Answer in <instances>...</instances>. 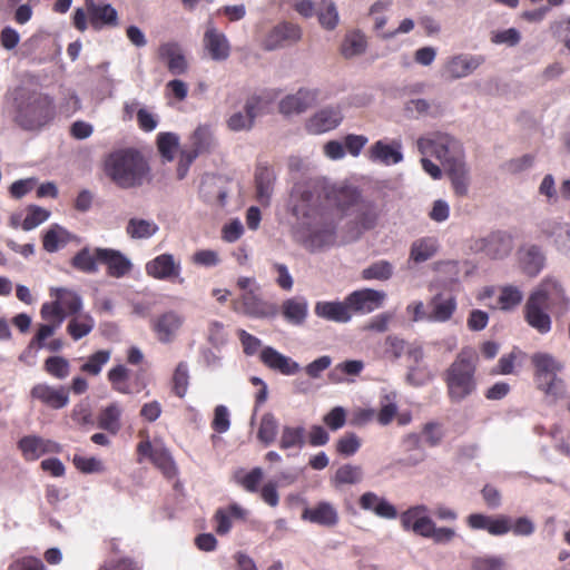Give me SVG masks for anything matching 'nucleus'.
I'll return each mask as SVG.
<instances>
[{
	"label": "nucleus",
	"mask_w": 570,
	"mask_h": 570,
	"mask_svg": "<svg viewBox=\"0 0 570 570\" xmlns=\"http://www.w3.org/2000/svg\"><path fill=\"white\" fill-rule=\"evenodd\" d=\"M324 186L318 183L296 185L294 193L299 200L293 207V214L298 218L294 234L298 242L309 252L322 250L336 242V224L332 216L316 205Z\"/></svg>",
	"instance_id": "1"
},
{
	"label": "nucleus",
	"mask_w": 570,
	"mask_h": 570,
	"mask_svg": "<svg viewBox=\"0 0 570 570\" xmlns=\"http://www.w3.org/2000/svg\"><path fill=\"white\" fill-rule=\"evenodd\" d=\"M325 199L348 217L347 229L353 238H360L366 232L381 224L385 214L382 200L364 196L354 186H328L324 188Z\"/></svg>",
	"instance_id": "2"
},
{
	"label": "nucleus",
	"mask_w": 570,
	"mask_h": 570,
	"mask_svg": "<svg viewBox=\"0 0 570 570\" xmlns=\"http://www.w3.org/2000/svg\"><path fill=\"white\" fill-rule=\"evenodd\" d=\"M10 117L12 122L24 131H40L56 117L52 97L36 90H19L14 94Z\"/></svg>",
	"instance_id": "3"
},
{
	"label": "nucleus",
	"mask_w": 570,
	"mask_h": 570,
	"mask_svg": "<svg viewBox=\"0 0 570 570\" xmlns=\"http://www.w3.org/2000/svg\"><path fill=\"white\" fill-rule=\"evenodd\" d=\"M105 173L122 189L140 187L151 179L148 161L135 148H122L109 154L105 160Z\"/></svg>",
	"instance_id": "4"
},
{
	"label": "nucleus",
	"mask_w": 570,
	"mask_h": 570,
	"mask_svg": "<svg viewBox=\"0 0 570 570\" xmlns=\"http://www.w3.org/2000/svg\"><path fill=\"white\" fill-rule=\"evenodd\" d=\"M479 356L472 347L462 348L443 373L448 397L460 403L476 391V368Z\"/></svg>",
	"instance_id": "5"
},
{
	"label": "nucleus",
	"mask_w": 570,
	"mask_h": 570,
	"mask_svg": "<svg viewBox=\"0 0 570 570\" xmlns=\"http://www.w3.org/2000/svg\"><path fill=\"white\" fill-rule=\"evenodd\" d=\"M533 368V381L539 391L554 400L562 397L566 392V381L559 376L564 370V363L549 352H535L530 356Z\"/></svg>",
	"instance_id": "6"
},
{
	"label": "nucleus",
	"mask_w": 570,
	"mask_h": 570,
	"mask_svg": "<svg viewBox=\"0 0 570 570\" xmlns=\"http://www.w3.org/2000/svg\"><path fill=\"white\" fill-rule=\"evenodd\" d=\"M421 154L435 156L445 167L461 160L459 142L448 134L434 132L417 140Z\"/></svg>",
	"instance_id": "7"
},
{
	"label": "nucleus",
	"mask_w": 570,
	"mask_h": 570,
	"mask_svg": "<svg viewBox=\"0 0 570 570\" xmlns=\"http://www.w3.org/2000/svg\"><path fill=\"white\" fill-rule=\"evenodd\" d=\"M530 295L557 316H562L569 311L570 298L561 282L553 276H546Z\"/></svg>",
	"instance_id": "8"
},
{
	"label": "nucleus",
	"mask_w": 570,
	"mask_h": 570,
	"mask_svg": "<svg viewBox=\"0 0 570 570\" xmlns=\"http://www.w3.org/2000/svg\"><path fill=\"white\" fill-rule=\"evenodd\" d=\"M275 89L264 90L261 95L252 96L245 105V115L236 112L227 120L228 128L234 131L248 130L257 116L268 111L269 105L278 97Z\"/></svg>",
	"instance_id": "9"
},
{
	"label": "nucleus",
	"mask_w": 570,
	"mask_h": 570,
	"mask_svg": "<svg viewBox=\"0 0 570 570\" xmlns=\"http://www.w3.org/2000/svg\"><path fill=\"white\" fill-rule=\"evenodd\" d=\"M104 543L107 558L97 570H141L140 562L129 553L132 551L131 544L122 537L106 539Z\"/></svg>",
	"instance_id": "10"
},
{
	"label": "nucleus",
	"mask_w": 570,
	"mask_h": 570,
	"mask_svg": "<svg viewBox=\"0 0 570 570\" xmlns=\"http://www.w3.org/2000/svg\"><path fill=\"white\" fill-rule=\"evenodd\" d=\"M232 305L236 313L252 318H274L279 312L277 304L265 301L253 289L244 292Z\"/></svg>",
	"instance_id": "11"
},
{
	"label": "nucleus",
	"mask_w": 570,
	"mask_h": 570,
	"mask_svg": "<svg viewBox=\"0 0 570 570\" xmlns=\"http://www.w3.org/2000/svg\"><path fill=\"white\" fill-rule=\"evenodd\" d=\"M473 247L490 258L501 259L511 253L513 242L508 233L498 230L489 234L487 237L476 239Z\"/></svg>",
	"instance_id": "12"
},
{
	"label": "nucleus",
	"mask_w": 570,
	"mask_h": 570,
	"mask_svg": "<svg viewBox=\"0 0 570 570\" xmlns=\"http://www.w3.org/2000/svg\"><path fill=\"white\" fill-rule=\"evenodd\" d=\"M485 61L483 56L460 53L446 60L442 76L449 80L468 77Z\"/></svg>",
	"instance_id": "13"
},
{
	"label": "nucleus",
	"mask_w": 570,
	"mask_h": 570,
	"mask_svg": "<svg viewBox=\"0 0 570 570\" xmlns=\"http://www.w3.org/2000/svg\"><path fill=\"white\" fill-rule=\"evenodd\" d=\"M146 274L159 281H176L181 284L184 278L180 277V263L175 261L171 254H160L149 261L146 266Z\"/></svg>",
	"instance_id": "14"
},
{
	"label": "nucleus",
	"mask_w": 570,
	"mask_h": 570,
	"mask_svg": "<svg viewBox=\"0 0 570 570\" xmlns=\"http://www.w3.org/2000/svg\"><path fill=\"white\" fill-rule=\"evenodd\" d=\"M466 524L472 530H484L494 537H501L511 531V518L505 514L471 513L466 518Z\"/></svg>",
	"instance_id": "15"
},
{
	"label": "nucleus",
	"mask_w": 570,
	"mask_h": 570,
	"mask_svg": "<svg viewBox=\"0 0 570 570\" xmlns=\"http://www.w3.org/2000/svg\"><path fill=\"white\" fill-rule=\"evenodd\" d=\"M385 293L372 288L354 291L346 296L351 313L367 314L383 305Z\"/></svg>",
	"instance_id": "16"
},
{
	"label": "nucleus",
	"mask_w": 570,
	"mask_h": 570,
	"mask_svg": "<svg viewBox=\"0 0 570 570\" xmlns=\"http://www.w3.org/2000/svg\"><path fill=\"white\" fill-rule=\"evenodd\" d=\"M342 121L343 114L340 107H325L306 120L305 128L312 135H321L337 128Z\"/></svg>",
	"instance_id": "17"
},
{
	"label": "nucleus",
	"mask_w": 570,
	"mask_h": 570,
	"mask_svg": "<svg viewBox=\"0 0 570 570\" xmlns=\"http://www.w3.org/2000/svg\"><path fill=\"white\" fill-rule=\"evenodd\" d=\"M26 461H36L47 453H58L60 445L51 440L38 435H26L17 443Z\"/></svg>",
	"instance_id": "18"
},
{
	"label": "nucleus",
	"mask_w": 570,
	"mask_h": 570,
	"mask_svg": "<svg viewBox=\"0 0 570 570\" xmlns=\"http://www.w3.org/2000/svg\"><path fill=\"white\" fill-rule=\"evenodd\" d=\"M30 395L53 410L63 409L69 403V391L65 386L55 387L47 383H38L31 389Z\"/></svg>",
	"instance_id": "19"
},
{
	"label": "nucleus",
	"mask_w": 570,
	"mask_h": 570,
	"mask_svg": "<svg viewBox=\"0 0 570 570\" xmlns=\"http://www.w3.org/2000/svg\"><path fill=\"white\" fill-rule=\"evenodd\" d=\"M523 316L527 324L538 333L547 334L551 331L552 321L546 305L531 295L528 296L524 304Z\"/></svg>",
	"instance_id": "20"
},
{
	"label": "nucleus",
	"mask_w": 570,
	"mask_h": 570,
	"mask_svg": "<svg viewBox=\"0 0 570 570\" xmlns=\"http://www.w3.org/2000/svg\"><path fill=\"white\" fill-rule=\"evenodd\" d=\"M301 518L304 521L325 528H334L340 521V514L336 507L328 501H320L313 507L305 508Z\"/></svg>",
	"instance_id": "21"
},
{
	"label": "nucleus",
	"mask_w": 570,
	"mask_h": 570,
	"mask_svg": "<svg viewBox=\"0 0 570 570\" xmlns=\"http://www.w3.org/2000/svg\"><path fill=\"white\" fill-rule=\"evenodd\" d=\"M157 57L166 63L168 71L174 76L184 75L188 69V62L181 47L175 41L160 43L157 49Z\"/></svg>",
	"instance_id": "22"
},
{
	"label": "nucleus",
	"mask_w": 570,
	"mask_h": 570,
	"mask_svg": "<svg viewBox=\"0 0 570 570\" xmlns=\"http://www.w3.org/2000/svg\"><path fill=\"white\" fill-rule=\"evenodd\" d=\"M203 45L209 57L215 61H224L230 55V43L222 31H219L212 22L208 23Z\"/></svg>",
	"instance_id": "23"
},
{
	"label": "nucleus",
	"mask_w": 570,
	"mask_h": 570,
	"mask_svg": "<svg viewBox=\"0 0 570 570\" xmlns=\"http://www.w3.org/2000/svg\"><path fill=\"white\" fill-rule=\"evenodd\" d=\"M259 360L269 370L286 376L295 375L301 371V366L297 362L279 353L272 346H266L261 350Z\"/></svg>",
	"instance_id": "24"
},
{
	"label": "nucleus",
	"mask_w": 570,
	"mask_h": 570,
	"mask_svg": "<svg viewBox=\"0 0 570 570\" xmlns=\"http://www.w3.org/2000/svg\"><path fill=\"white\" fill-rule=\"evenodd\" d=\"M111 389L120 394H137L145 389V383L137 376L130 379V371L125 365H116L107 373Z\"/></svg>",
	"instance_id": "25"
},
{
	"label": "nucleus",
	"mask_w": 570,
	"mask_h": 570,
	"mask_svg": "<svg viewBox=\"0 0 570 570\" xmlns=\"http://www.w3.org/2000/svg\"><path fill=\"white\" fill-rule=\"evenodd\" d=\"M302 37L301 28L292 22H283L275 26L264 40L266 50H274L279 47L297 42Z\"/></svg>",
	"instance_id": "26"
},
{
	"label": "nucleus",
	"mask_w": 570,
	"mask_h": 570,
	"mask_svg": "<svg viewBox=\"0 0 570 570\" xmlns=\"http://www.w3.org/2000/svg\"><path fill=\"white\" fill-rule=\"evenodd\" d=\"M98 259L106 266L107 274L115 278H121L132 269L130 259L117 249L98 248Z\"/></svg>",
	"instance_id": "27"
},
{
	"label": "nucleus",
	"mask_w": 570,
	"mask_h": 570,
	"mask_svg": "<svg viewBox=\"0 0 570 570\" xmlns=\"http://www.w3.org/2000/svg\"><path fill=\"white\" fill-rule=\"evenodd\" d=\"M184 324V317L169 311L159 315L153 323V330L161 343H170L178 334Z\"/></svg>",
	"instance_id": "28"
},
{
	"label": "nucleus",
	"mask_w": 570,
	"mask_h": 570,
	"mask_svg": "<svg viewBox=\"0 0 570 570\" xmlns=\"http://www.w3.org/2000/svg\"><path fill=\"white\" fill-rule=\"evenodd\" d=\"M317 97V90L299 89L295 95H288L281 100L279 111L286 116L304 112L316 102Z\"/></svg>",
	"instance_id": "29"
},
{
	"label": "nucleus",
	"mask_w": 570,
	"mask_h": 570,
	"mask_svg": "<svg viewBox=\"0 0 570 570\" xmlns=\"http://www.w3.org/2000/svg\"><path fill=\"white\" fill-rule=\"evenodd\" d=\"M85 3L89 22L95 30L118 24V13L110 4H97L94 0H85Z\"/></svg>",
	"instance_id": "30"
},
{
	"label": "nucleus",
	"mask_w": 570,
	"mask_h": 570,
	"mask_svg": "<svg viewBox=\"0 0 570 570\" xmlns=\"http://www.w3.org/2000/svg\"><path fill=\"white\" fill-rule=\"evenodd\" d=\"M429 306L431 312L428 321L444 323L450 321L456 311V299L453 295L439 293L431 298Z\"/></svg>",
	"instance_id": "31"
},
{
	"label": "nucleus",
	"mask_w": 570,
	"mask_h": 570,
	"mask_svg": "<svg viewBox=\"0 0 570 570\" xmlns=\"http://www.w3.org/2000/svg\"><path fill=\"white\" fill-rule=\"evenodd\" d=\"M358 504L361 509L372 511L383 519L392 520L397 517V510L392 503L371 491L365 492L360 497Z\"/></svg>",
	"instance_id": "32"
},
{
	"label": "nucleus",
	"mask_w": 570,
	"mask_h": 570,
	"mask_svg": "<svg viewBox=\"0 0 570 570\" xmlns=\"http://www.w3.org/2000/svg\"><path fill=\"white\" fill-rule=\"evenodd\" d=\"M314 312L318 317L336 323H346L352 317L346 298L344 302H317Z\"/></svg>",
	"instance_id": "33"
},
{
	"label": "nucleus",
	"mask_w": 570,
	"mask_h": 570,
	"mask_svg": "<svg viewBox=\"0 0 570 570\" xmlns=\"http://www.w3.org/2000/svg\"><path fill=\"white\" fill-rule=\"evenodd\" d=\"M281 312L284 320L292 325H303L308 315V303L305 297H291L282 303Z\"/></svg>",
	"instance_id": "34"
},
{
	"label": "nucleus",
	"mask_w": 570,
	"mask_h": 570,
	"mask_svg": "<svg viewBox=\"0 0 570 570\" xmlns=\"http://www.w3.org/2000/svg\"><path fill=\"white\" fill-rule=\"evenodd\" d=\"M72 240V235L58 224L51 225L42 235V247L47 253H56Z\"/></svg>",
	"instance_id": "35"
},
{
	"label": "nucleus",
	"mask_w": 570,
	"mask_h": 570,
	"mask_svg": "<svg viewBox=\"0 0 570 570\" xmlns=\"http://www.w3.org/2000/svg\"><path fill=\"white\" fill-rule=\"evenodd\" d=\"M401 144L394 141L387 145L382 140L376 141L370 149V159L372 161H380L384 165L397 164L403 159L401 153Z\"/></svg>",
	"instance_id": "36"
},
{
	"label": "nucleus",
	"mask_w": 570,
	"mask_h": 570,
	"mask_svg": "<svg viewBox=\"0 0 570 570\" xmlns=\"http://www.w3.org/2000/svg\"><path fill=\"white\" fill-rule=\"evenodd\" d=\"M275 181V173L272 167L266 164H258L255 171V184L257 199L262 204L268 203L273 191Z\"/></svg>",
	"instance_id": "37"
},
{
	"label": "nucleus",
	"mask_w": 570,
	"mask_h": 570,
	"mask_svg": "<svg viewBox=\"0 0 570 570\" xmlns=\"http://www.w3.org/2000/svg\"><path fill=\"white\" fill-rule=\"evenodd\" d=\"M439 242L436 237L425 236L414 240L410 248V261L416 264L424 263L432 257L439 250Z\"/></svg>",
	"instance_id": "38"
},
{
	"label": "nucleus",
	"mask_w": 570,
	"mask_h": 570,
	"mask_svg": "<svg viewBox=\"0 0 570 570\" xmlns=\"http://www.w3.org/2000/svg\"><path fill=\"white\" fill-rule=\"evenodd\" d=\"M50 295L58 301L66 317L82 312V298L77 292L68 288H55L51 289Z\"/></svg>",
	"instance_id": "39"
},
{
	"label": "nucleus",
	"mask_w": 570,
	"mask_h": 570,
	"mask_svg": "<svg viewBox=\"0 0 570 570\" xmlns=\"http://www.w3.org/2000/svg\"><path fill=\"white\" fill-rule=\"evenodd\" d=\"M121 414L122 410L118 403L112 402L108 404L98 414V428L116 435L121 428Z\"/></svg>",
	"instance_id": "40"
},
{
	"label": "nucleus",
	"mask_w": 570,
	"mask_h": 570,
	"mask_svg": "<svg viewBox=\"0 0 570 570\" xmlns=\"http://www.w3.org/2000/svg\"><path fill=\"white\" fill-rule=\"evenodd\" d=\"M215 147L213 130L207 125L198 126L190 136V151L196 156L208 154Z\"/></svg>",
	"instance_id": "41"
},
{
	"label": "nucleus",
	"mask_w": 570,
	"mask_h": 570,
	"mask_svg": "<svg viewBox=\"0 0 570 570\" xmlns=\"http://www.w3.org/2000/svg\"><path fill=\"white\" fill-rule=\"evenodd\" d=\"M70 317L66 331L73 341H79L89 335L95 328V318L89 313L80 312Z\"/></svg>",
	"instance_id": "42"
},
{
	"label": "nucleus",
	"mask_w": 570,
	"mask_h": 570,
	"mask_svg": "<svg viewBox=\"0 0 570 570\" xmlns=\"http://www.w3.org/2000/svg\"><path fill=\"white\" fill-rule=\"evenodd\" d=\"M364 370V363L360 360H348L338 363L328 374V379L332 383H343L347 377L358 376Z\"/></svg>",
	"instance_id": "43"
},
{
	"label": "nucleus",
	"mask_w": 570,
	"mask_h": 570,
	"mask_svg": "<svg viewBox=\"0 0 570 570\" xmlns=\"http://www.w3.org/2000/svg\"><path fill=\"white\" fill-rule=\"evenodd\" d=\"M546 257L538 246H530L521 257V266L523 272L530 276H537L543 268Z\"/></svg>",
	"instance_id": "44"
},
{
	"label": "nucleus",
	"mask_w": 570,
	"mask_h": 570,
	"mask_svg": "<svg viewBox=\"0 0 570 570\" xmlns=\"http://www.w3.org/2000/svg\"><path fill=\"white\" fill-rule=\"evenodd\" d=\"M98 248H95L92 252L85 247L80 249L71 259V265L73 268L87 273L94 274L98 271Z\"/></svg>",
	"instance_id": "45"
},
{
	"label": "nucleus",
	"mask_w": 570,
	"mask_h": 570,
	"mask_svg": "<svg viewBox=\"0 0 570 570\" xmlns=\"http://www.w3.org/2000/svg\"><path fill=\"white\" fill-rule=\"evenodd\" d=\"M305 428L284 425L281 433L278 446L281 450L303 448L305 445Z\"/></svg>",
	"instance_id": "46"
},
{
	"label": "nucleus",
	"mask_w": 570,
	"mask_h": 570,
	"mask_svg": "<svg viewBox=\"0 0 570 570\" xmlns=\"http://www.w3.org/2000/svg\"><path fill=\"white\" fill-rule=\"evenodd\" d=\"M366 46V38L361 31H350L344 37L341 46V52L345 58H352L363 53Z\"/></svg>",
	"instance_id": "47"
},
{
	"label": "nucleus",
	"mask_w": 570,
	"mask_h": 570,
	"mask_svg": "<svg viewBox=\"0 0 570 570\" xmlns=\"http://www.w3.org/2000/svg\"><path fill=\"white\" fill-rule=\"evenodd\" d=\"M278 433V421L271 412L263 414L257 430V440L265 446L275 442Z\"/></svg>",
	"instance_id": "48"
},
{
	"label": "nucleus",
	"mask_w": 570,
	"mask_h": 570,
	"mask_svg": "<svg viewBox=\"0 0 570 570\" xmlns=\"http://www.w3.org/2000/svg\"><path fill=\"white\" fill-rule=\"evenodd\" d=\"M446 170L455 195L460 197L465 196L468 194L469 180L464 164L461 160L454 161V164L446 167Z\"/></svg>",
	"instance_id": "49"
},
{
	"label": "nucleus",
	"mask_w": 570,
	"mask_h": 570,
	"mask_svg": "<svg viewBox=\"0 0 570 570\" xmlns=\"http://www.w3.org/2000/svg\"><path fill=\"white\" fill-rule=\"evenodd\" d=\"M158 225L142 218H130L126 226V233L134 239L149 238L158 232Z\"/></svg>",
	"instance_id": "50"
},
{
	"label": "nucleus",
	"mask_w": 570,
	"mask_h": 570,
	"mask_svg": "<svg viewBox=\"0 0 570 570\" xmlns=\"http://www.w3.org/2000/svg\"><path fill=\"white\" fill-rule=\"evenodd\" d=\"M151 462L166 479L171 480L178 475L177 465L167 449H157L153 454Z\"/></svg>",
	"instance_id": "51"
},
{
	"label": "nucleus",
	"mask_w": 570,
	"mask_h": 570,
	"mask_svg": "<svg viewBox=\"0 0 570 570\" xmlns=\"http://www.w3.org/2000/svg\"><path fill=\"white\" fill-rule=\"evenodd\" d=\"M363 478L362 468L353 464H343L336 471L332 479L335 487L345 484H356Z\"/></svg>",
	"instance_id": "52"
},
{
	"label": "nucleus",
	"mask_w": 570,
	"mask_h": 570,
	"mask_svg": "<svg viewBox=\"0 0 570 570\" xmlns=\"http://www.w3.org/2000/svg\"><path fill=\"white\" fill-rule=\"evenodd\" d=\"M110 350H99L88 356L87 361L80 366V371L97 376L101 373L102 367L110 361Z\"/></svg>",
	"instance_id": "53"
},
{
	"label": "nucleus",
	"mask_w": 570,
	"mask_h": 570,
	"mask_svg": "<svg viewBox=\"0 0 570 570\" xmlns=\"http://www.w3.org/2000/svg\"><path fill=\"white\" fill-rule=\"evenodd\" d=\"M71 421L79 428H91L95 425V417L91 404L82 400L73 405L70 412Z\"/></svg>",
	"instance_id": "54"
},
{
	"label": "nucleus",
	"mask_w": 570,
	"mask_h": 570,
	"mask_svg": "<svg viewBox=\"0 0 570 570\" xmlns=\"http://www.w3.org/2000/svg\"><path fill=\"white\" fill-rule=\"evenodd\" d=\"M171 389L176 396L183 399L189 385V372L186 362H179L174 371L171 379Z\"/></svg>",
	"instance_id": "55"
},
{
	"label": "nucleus",
	"mask_w": 570,
	"mask_h": 570,
	"mask_svg": "<svg viewBox=\"0 0 570 570\" xmlns=\"http://www.w3.org/2000/svg\"><path fill=\"white\" fill-rule=\"evenodd\" d=\"M523 299L522 292L513 285L503 286L498 297V303L502 311H511L521 304Z\"/></svg>",
	"instance_id": "56"
},
{
	"label": "nucleus",
	"mask_w": 570,
	"mask_h": 570,
	"mask_svg": "<svg viewBox=\"0 0 570 570\" xmlns=\"http://www.w3.org/2000/svg\"><path fill=\"white\" fill-rule=\"evenodd\" d=\"M429 513V508L424 504H417L409 508L400 515L401 527L405 531H413L416 523Z\"/></svg>",
	"instance_id": "57"
},
{
	"label": "nucleus",
	"mask_w": 570,
	"mask_h": 570,
	"mask_svg": "<svg viewBox=\"0 0 570 570\" xmlns=\"http://www.w3.org/2000/svg\"><path fill=\"white\" fill-rule=\"evenodd\" d=\"M393 274V266L387 261H379L362 271V278L387 281Z\"/></svg>",
	"instance_id": "58"
},
{
	"label": "nucleus",
	"mask_w": 570,
	"mask_h": 570,
	"mask_svg": "<svg viewBox=\"0 0 570 570\" xmlns=\"http://www.w3.org/2000/svg\"><path fill=\"white\" fill-rule=\"evenodd\" d=\"M43 368L49 375L58 380L66 379L70 373V364L68 360L62 356L48 357L45 361Z\"/></svg>",
	"instance_id": "59"
},
{
	"label": "nucleus",
	"mask_w": 570,
	"mask_h": 570,
	"mask_svg": "<svg viewBox=\"0 0 570 570\" xmlns=\"http://www.w3.org/2000/svg\"><path fill=\"white\" fill-rule=\"evenodd\" d=\"M361 445V439L355 433L347 432L336 441L335 450L337 454L347 458L354 455Z\"/></svg>",
	"instance_id": "60"
},
{
	"label": "nucleus",
	"mask_w": 570,
	"mask_h": 570,
	"mask_svg": "<svg viewBox=\"0 0 570 570\" xmlns=\"http://www.w3.org/2000/svg\"><path fill=\"white\" fill-rule=\"evenodd\" d=\"M406 342L395 335L386 336L384 341L383 356L394 362L405 354Z\"/></svg>",
	"instance_id": "61"
},
{
	"label": "nucleus",
	"mask_w": 570,
	"mask_h": 570,
	"mask_svg": "<svg viewBox=\"0 0 570 570\" xmlns=\"http://www.w3.org/2000/svg\"><path fill=\"white\" fill-rule=\"evenodd\" d=\"M525 354L518 347H514L510 353L502 355L493 368V374L509 375L514 372L515 362L519 357H523Z\"/></svg>",
	"instance_id": "62"
},
{
	"label": "nucleus",
	"mask_w": 570,
	"mask_h": 570,
	"mask_svg": "<svg viewBox=\"0 0 570 570\" xmlns=\"http://www.w3.org/2000/svg\"><path fill=\"white\" fill-rule=\"evenodd\" d=\"M507 562L500 556H481L472 560V570H505Z\"/></svg>",
	"instance_id": "63"
},
{
	"label": "nucleus",
	"mask_w": 570,
	"mask_h": 570,
	"mask_svg": "<svg viewBox=\"0 0 570 570\" xmlns=\"http://www.w3.org/2000/svg\"><path fill=\"white\" fill-rule=\"evenodd\" d=\"M7 570H47L43 562L32 556H23L13 559Z\"/></svg>",
	"instance_id": "64"
}]
</instances>
